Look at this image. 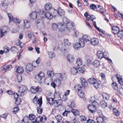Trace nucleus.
I'll list each match as a JSON object with an SVG mask.
<instances>
[{
    "label": "nucleus",
    "instance_id": "f257e3e1",
    "mask_svg": "<svg viewBox=\"0 0 123 123\" xmlns=\"http://www.w3.org/2000/svg\"><path fill=\"white\" fill-rule=\"evenodd\" d=\"M28 91L27 87L24 85L21 86L18 88V92L20 93V95L21 97L23 96Z\"/></svg>",
    "mask_w": 123,
    "mask_h": 123
},
{
    "label": "nucleus",
    "instance_id": "f03ea898",
    "mask_svg": "<svg viewBox=\"0 0 123 123\" xmlns=\"http://www.w3.org/2000/svg\"><path fill=\"white\" fill-rule=\"evenodd\" d=\"M92 103L91 105H89L88 108L89 111L92 113H94L96 110L95 105L97 104V102L95 100L93 102H91Z\"/></svg>",
    "mask_w": 123,
    "mask_h": 123
},
{
    "label": "nucleus",
    "instance_id": "7ed1b4c3",
    "mask_svg": "<svg viewBox=\"0 0 123 123\" xmlns=\"http://www.w3.org/2000/svg\"><path fill=\"white\" fill-rule=\"evenodd\" d=\"M30 90L31 92L33 93H36L37 92H41L42 89L41 87L39 86H32L31 87Z\"/></svg>",
    "mask_w": 123,
    "mask_h": 123
},
{
    "label": "nucleus",
    "instance_id": "20e7f679",
    "mask_svg": "<svg viewBox=\"0 0 123 123\" xmlns=\"http://www.w3.org/2000/svg\"><path fill=\"white\" fill-rule=\"evenodd\" d=\"M9 30L8 27L6 26L2 27L0 29V37H2Z\"/></svg>",
    "mask_w": 123,
    "mask_h": 123
},
{
    "label": "nucleus",
    "instance_id": "39448f33",
    "mask_svg": "<svg viewBox=\"0 0 123 123\" xmlns=\"http://www.w3.org/2000/svg\"><path fill=\"white\" fill-rule=\"evenodd\" d=\"M106 117L104 116L98 117L96 118L97 122L98 123H106Z\"/></svg>",
    "mask_w": 123,
    "mask_h": 123
},
{
    "label": "nucleus",
    "instance_id": "423d86ee",
    "mask_svg": "<svg viewBox=\"0 0 123 123\" xmlns=\"http://www.w3.org/2000/svg\"><path fill=\"white\" fill-rule=\"evenodd\" d=\"M37 27L40 29L43 28L44 26L43 21L41 19L37 20Z\"/></svg>",
    "mask_w": 123,
    "mask_h": 123
},
{
    "label": "nucleus",
    "instance_id": "0eeeda50",
    "mask_svg": "<svg viewBox=\"0 0 123 123\" xmlns=\"http://www.w3.org/2000/svg\"><path fill=\"white\" fill-rule=\"evenodd\" d=\"M45 76L44 73L42 72H40L36 76L35 78L38 81L42 80V78Z\"/></svg>",
    "mask_w": 123,
    "mask_h": 123
},
{
    "label": "nucleus",
    "instance_id": "6e6552de",
    "mask_svg": "<svg viewBox=\"0 0 123 123\" xmlns=\"http://www.w3.org/2000/svg\"><path fill=\"white\" fill-rule=\"evenodd\" d=\"M74 24L72 22H69L66 25V28L69 31H70L74 29Z\"/></svg>",
    "mask_w": 123,
    "mask_h": 123
},
{
    "label": "nucleus",
    "instance_id": "1a4fd4ad",
    "mask_svg": "<svg viewBox=\"0 0 123 123\" xmlns=\"http://www.w3.org/2000/svg\"><path fill=\"white\" fill-rule=\"evenodd\" d=\"M19 96V94L17 93H14L13 94L14 97L15 99V104L18 105L20 104L21 102L20 99L18 98Z\"/></svg>",
    "mask_w": 123,
    "mask_h": 123
},
{
    "label": "nucleus",
    "instance_id": "9d476101",
    "mask_svg": "<svg viewBox=\"0 0 123 123\" xmlns=\"http://www.w3.org/2000/svg\"><path fill=\"white\" fill-rule=\"evenodd\" d=\"M8 17L9 18V22L12 20L15 23H19L18 20L17 18H13V16L11 14L9 13L8 14Z\"/></svg>",
    "mask_w": 123,
    "mask_h": 123
},
{
    "label": "nucleus",
    "instance_id": "9b49d317",
    "mask_svg": "<svg viewBox=\"0 0 123 123\" xmlns=\"http://www.w3.org/2000/svg\"><path fill=\"white\" fill-rule=\"evenodd\" d=\"M26 72L28 74L32 71L33 69V67L32 64L28 63L27 64L26 66Z\"/></svg>",
    "mask_w": 123,
    "mask_h": 123
},
{
    "label": "nucleus",
    "instance_id": "f8f14e48",
    "mask_svg": "<svg viewBox=\"0 0 123 123\" xmlns=\"http://www.w3.org/2000/svg\"><path fill=\"white\" fill-rule=\"evenodd\" d=\"M30 22L29 20L25 19L24 20L23 26L24 28L27 29L30 26Z\"/></svg>",
    "mask_w": 123,
    "mask_h": 123
},
{
    "label": "nucleus",
    "instance_id": "ddd939ff",
    "mask_svg": "<svg viewBox=\"0 0 123 123\" xmlns=\"http://www.w3.org/2000/svg\"><path fill=\"white\" fill-rule=\"evenodd\" d=\"M99 43V40L97 38H93L90 40V43L93 45H97Z\"/></svg>",
    "mask_w": 123,
    "mask_h": 123
},
{
    "label": "nucleus",
    "instance_id": "4468645a",
    "mask_svg": "<svg viewBox=\"0 0 123 123\" xmlns=\"http://www.w3.org/2000/svg\"><path fill=\"white\" fill-rule=\"evenodd\" d=\"M97 11L99 12L100 13L104 15V14L106 12L105 10L103 7H101L100 5H99L97 8Z\"/></svg>",
    "mask_w": 123,
    "mask_h": 123
},
{
    "label": "nucleus",
    "instance_id": "2eb2a0df",
    "mask_svg": "<svg viewBox=\"0 0 123 123\" xmlns=\"http://www.w3.org/2000/svg\"><path fill=\"white\" fill-rule=\"evenodd\" d=\"M12 68V66L8 65L7 66H3L1 68V70L4 72H6L9 70L10 69Z\"/></svg>",
    "mask_w": 123,
    "mask_h": 123
},
{
    "label": "nucleus",
    "instance_id": "dca6fc26",
    "mask_svg": "<svg viewBox=\"0 0 123 123\" xmlns=\"http://www.w3.org/2000/svg\"><path fill=\"white\" fill-rule=\"evenodd\" d=\"M120 31L119 28L117 26H114L112 27V32L115 35H117Z\"/></svg>",
    "mask_w": 123,
    "mask_h": 123
},
{
    "label": "nucleus",
    "instance_id": "f3484780",
    "mask_svg": "<svg viewBox=\"0 0 123 123\" xmlns=\"http://www.w3.org/2000/svg\"><path fill=\"white\" fill-rule=\"evenodd\" d=\"M65 25L64 24L61 23H60L58 25V28L59 30L61 32L64 31L65 29Z\"/></svg>",
    "mask_w": 123,
    "mask_h": 123
},
{
    "label": "nucleus",
    "instance_id": "a211bd4d",
    "mask_svg": "<svg viewBox=\"0 0 123 123\" xmlns=\"http://www.w3.org/2000/svg\"><path fill=\"white\" fill-rule=\"evenodd\" d=\"M30 17L32 19H35L37 17V15L36 12H31L29 15Z\"/></svg>",
    "mask_w": 123,
    "mask_h": 123
},
{
    "label": "nucleus",
    "instance_id": "6ab92c4d",
    "mask_svg": "<svg viewBox=\"0 0 123 123\" xmlns=\"http://www.w3.org/2000/svg\"><path fill=\"white\" fill-rule=\"evenodd\" d=\"M56 79L59 80H62L63 79V75L61 73H56L55 74Z\"/></svg>",
    "mask_w": 123,
    "mask_h": 123
},
{
    "label": "nucleus",
    "instance_id": "aec40b11",
    "mask_svg": "<svg viewBox=\"0 0 123 123\" xmlns=\"http://www.w3.org/2000/svg\"><path fill=\"white\" fill-rule=\"evenodd\" d=\"M80 81L82 86L84 87H86L87 85V83L86 80L83 78H80Z\"/></svg>",
    "mask_w": 123,
    "mask_h": 123
},
{
    "label": "nucleus",
    "instance_id": "412c9836",
    "mask_svg": "<svg viewBox=\"0 0 123 123\" xmlns=\"http://www.w3.org/2000/svg\"><path fill=\"white\" fill-rule=\"evenodd\" d=\"M45 16L46 18L48 19H51L53 17V15L50 12H47L45 14Z\"/></svg>",
    "mask_w": 123,
    "mask_h": 123
},
{
    "label": "nucleus",
    "instance_id": "4be33fe9",
    "mask_svg": "<svg viewBox=\"0 0 123 123\" xmlns=\"http://www.w3.org/2000/svg\"><path fill=\"white\" fill-rule=\"evenodd\" d=\"M104 52L101 51H99L97 53V56L98 58L101 59L104 57Z\"/></svg>",
    "mask_w": 123,
    "mask_h": 123
},
{
    "label": "nucleus",
    "instance_id": "5701e85b",
    "mask_svg": "<svg viewBox=\"0 0 123 123\" xmlns=\"http://www.w3.org/2000/svg\"><path fill=\"white\" fill-rule=\"evenodd\" d=\"M58 15L60 16H63L65 15V12L63 9L59 8L58 10L57 11Z\"/></svg>",
    "mask_w": 123,
    "mask_h": 123
},
{
    "label": "nucleus",
    "instance_id": "b1692460",
    "mask_svg": "<svg viewBox=\"0 0 123 123\" xmlns=\"http://www.w3.org/2000/svg\"><path fill=\"white\" fill-rule=\"evenodd\" d=\"M46 118L44 117H39L36 118V121H40L41 122L44 123L45 122L46 120Z\"/></svg>",
    "mask_w": 123,
    "mask_h": 123
},
{
    "label": "nucleus",
    "instance_id": "393cba45",
    "mask_svg": "<svg viewBox=\"0 0 123 123\" xmlns=\"http://www.w3.org/2000/svg\"><path fill=\"white\" fill-rule=\"evenodd\" d=\"M44 7L45 9L49 11L52 8L51 5L49 3H47L44 5Z\"/></svg>",
    "mask_w": 123,
    "mask_h": 123
},
{
    "label": "nucleus",
    "instance_id": "a878e982",
    "mask_svg": "<svg viewBox=\"0 0 123 123\" xmlns=\"http://www.w3.org/2000/svg\"><path fill=\"white\" fill-rule=\"evenodd\" d=\"M70 72L72 74L75 75L77 73V68L72 67L71 68Z\"/></svg>",
    "mask_w": 123,
    "mask_h": 123
},
{
    "label": "nucleus",
    "instance_id": "bb28decb",
    "mask_svg": "<svg viewBox=\"0 0 123 123\" xmlns=\"http://www.w3.org/2000/svg\"><path fill=\"white\" fill-rule=\"evenodd\" d=\"M8 5V1L6 0L2 1L0 4L1 6L4 7H6Z\"/></svg>",
    "mask_w": 123,
    "mask_h": 123
},
{
    "label": "nucleus",
    "instance_id": "cd10ccee",
    "mask_svg": "<svg viewBox=\"0 0 123 123\" xmlns=\"http://www.w3.org/2000/svg\"><path fill=\"white\" fill-rule=\"evenodd\" d=\"M82 39L86 42H89L91 40L90 37L86 35H83V36Z\"/></svg>",
    "mask_w": 123,
    "mask_h": 123
},
{
    "label": "nucleus",
    "instance_id": "c85d7f7f",
    "mask_svg": "<svg viewBox=\"0 0 123 123\" xmlns=\"http://www.w3.org/2000/svg\"><path fill=\"white\" fill-rule=\"evenodd\" d=\"M78 43L81 46L82 48H83L84 47L85 45L84 41L82 38H80L79 39Z\"/></svg>",
    "mask_w": 123,
    "mask_h": 123
},
{
    "label": "nucleus",
    "instance_id": "c756f323",
    "mask_svg": "<svg viewBox=\"0 0 123 123\" xmlns=\"http://www.w3.org/2000/svg\"><path fill=\"white\" fill-rule=\"evenodd\" d=\"M67 58L68 61L70 62H72L74 60V58L73 56L71 55H68L67 57Z\"/></svg>",
    "mask_w": 123,
    "mask_h": 123
},
{
    "label": "nucleus",
    "instance_id": "7c9ffc66",
    "mask_svg": "<svg viewBox=\"0 0 123 123\" xmlns=\"http://www.w3.org/2000/svg\"><path fill=\"white\" fill-rule=\"evenodd\" d=\"M34 99H35L36 101L37 102V103L39 104V106H40L42 105V98H40L39 99H38L37 98H36V97H35L34 98Z\"/></svg>",
    "mask_w": 123,
    "mask_h": 123
},
{
    "label": "nucleus",
    "instance_id": "2f4dec72",
    "mask_svg": "<svg viewBox=\"0 0 123 123\" xmlns=\"http://www.w3.org/2000/svg\"><path fill=\"white\" fill-rule=\"evenodd\" d=\"M97 80L94 78H91L88 80V81L90 83L93 84L97 81Z\"/></svg>",
    "mask_w": 123,
    "mask_h": 123
},
{
    "label": "nucleus",
    "instance_id": "473e14b6",
    "mask_svg": "<svg viewBox=\"0 0 123 123\" xmlns=\"http://www.w3.org/2000/svg\"><path fill=\"white\" fill-rule=\"evenodd\" d=\"M73 114L76 116H77L79 115V112L76 109H73L71 110Z\"/></svg>",
    "mask_w": 123,
    "mask_h": 123
},
{
    "label": "nucleus",
    "instance_id": "72a5a7b5",
    "mask_svg": "<svg viewBox=\"0 0 123 123\" xmlns=\"http://www.w3.org/2000/svg\"><path fill=\"white\" fill-rule=\"evenodd\" d=\"M102 96L103 98L105 100H108L109 99V95L105 93H102Z\"/></svg>",
    "mask_w": 123,
    "mask_h": 123
},
{
    "label": "nucleus",
    "instance_id": "f704fd0d",
    "mask_svg": "<svg viewBox=\"0 0 123 123\" xmlns=\"http://www.w3.org/2000/svg\"><path fill=\"white\" fill-rule=\"evenodd\" d=\"M62 21L64 23L63 24L66 25L70 22L69 20L65 17H64L63 18Z\"/></svg>",
    "mask_w": 123,
    "mask_h": 123
},
{
    "label": "nucleus",
    "instance_id": "c9c22d12",
    "mask_svg": "<svg viewBox=\"0 0 123 123\" xmlns=\"http://www.w3.org/2000/svg\"><path fill=\"white\" fill-rule=\"evenodd\" d=\"M58 25L57 24L54 23H53L51 25V29L53 30H55L58 28Z\"/></svg>",
    "mask_w": 123,
    "mask_h": 123
},
{
    "label": "nucleus",
    "instance_id": "e433bc0d",
    "mask_svg": "<svg viewBox=\"0 0 123 123\" xmlns=\"http://www.w3.org/2000/svg\"><path fill=\"white\" fill-rule=\"evenodd\" d=\"M82 61L81 59L78 58L76 61V64L78 66H80L82 65Z\"/></svg>",
    "mask_w": 123,
    "mask_h": 123
},
{
    "label": "nucleus",
    "instance_id": "4c0bfd02",
    "mask_svg": "<svg viewBox=\"0 0 123 123\" xmlns=\"http://www.w3.org/2000/svg\"><path fill=\"white\" fill-rule=\"evenodd\" d=\"M73 47L75 49L78 50L82 47L80 45L79 43H76L74 44L73 45Z\"/></svg>",
    "mask_w": 123,
    "mask_h": 123
},
{
    "label": "nucleus",
    "instance_id": "58836bf2",
    "mask_svg": "<svg viewBox=\"0 0 123 123\" xmlns=\"http://www.w3.org/2000/svg\"><path fill=\"white\" fill-rule=\"evenodd\" d=\"M46 99L48 102H49L50 105H53V102L54 100L53 98L47 97Z\"/></svg>",
    "mask_w": 123,
    "mask_h": 123
},
{
    "label": "nucleus",
    "instance_id": "ea45409f",
    "mask_svg": "<svg viewBox=\"0 0 123 123\" xmlns=\"http://www.w3.org/2000/svg\"><path fill=\"white\" fill-rule=\"evenodd\" d=\"M117 35L118 38L120 39L123 38V30L120 31Z\"/></svg>",
    "mask_w": 123,
    "mask_h": 123
},
{
    "label": "nucleus",
    "instance_id": "a19ab883",
    "mask_svg": "<svg viewBox=\"0 0 123 123\" xmlns=\"http://www.w3.org/2000/svg\"><path fill=\"white\" fill-rule=\"evenodd\" d=\"M100 104L101 106L104 108H105L107 106V103L104 100L101 101L100 102Z\"/></svg>",
    "mask_w": 123,
    "mask_h": 123
},
{
    "label": "nucleus",
    "instance_id": "79ce46f5",
    "mask_svg": "<svg viewBox=\"0 0 123 123\" xmlns=\"http://www.w3.org/2000/svg\"><path fill=\"white\" fill-rule=\"evenodd\" d=\"M100 83V81L97 80V81L93 84L95 88H99Z\"/></svg>",
    "mask_w": 123,
    "mask_h": 123
},
{
    "label": "nucleus",
    "instance_id": "37998d69",
    "mask_svg": "<svg viewBox=\"0 0 123 123\" xmlns=\"http://www.w3.org/2000/svg\"><path fill=\"white\" fill-rule=\"evenodd\" d=\"M113 112L114 114L117 116H119L120 113L119 111L116 109L114 108L113 109Z\"/></svg>",
    "mask_w": 123,
    "mask_h": 123
},
{
    "label": "nucleus",
    "instance_id": "c03bdc74",
    "mask_svg": "<svg viewBox=\"0 0 123 123\" xmlns=\"http://www.w3.org/2000/svg\"><path fill=\"white\" fill-rule=\"evenodd\" d=\"M100 65V62L99 61L95 60L94 62V66L96 68H97Z\"/></svg>",
    "mask_w": 123,
    "mask_h": 123
},
{
    "label": "nucleus",
    "instance_id": "a18cd8bd",
    "mask_svg": "<svg viewBox=\"0 0 123 123\" xmlns=\"http://www.w3.org/2000/svg\"><path fill=\"white\" fill-rule=\"evenodd\" d=\"M62 80H59L55 79L54 80V82L57 85V86H59L61 85V81Z\"/></svg>",
    "mask_w": 123,
    "mask_h": 123
},
{
    "label": "nucleus",
    "instance_id": "49530a36",
    "mask_svg": "<svg viewBox=\"0 0 123 123\" xmlns=\"http://www.w3.org/2000/svg\"><path fill=\"white\" fill-rule=\"evenodd\" d=\"M78 94L80 98H83L84 97V93L81 90H80L78 91Z\"/></svg>",
    "mask_w": 123,
    "mask_h": 123
},
{
    "label": "nucleus",
    "instance_id": "de8ad7c7",
    "mask_svg": "<svg viewBox=\"0 0 123 123\" xmlns=\"http://www.w3.org/2000/svg\"><path fill=\"white\" fill-rule=\"evenodd\" d=\"M23 69L21 67H18L16 69V72L18 73L23 72Z\"/></svg>",
    "mask_w": 123,
    "mask_h": 123
},
{
    "label": "nucleus",
    "instance_id": "09e8293b",
    "mask_svg": "<svg viewBox=\"0 0 123 123\" xmlns=\"http://www.w3.org/2000/svg\"><path fill=\"white\" fill-rule=\"evenodd\" d=\"M22 121L25 123H29V122L30 120L28 117H25L23 119Z\"/></svg>",
    "mask_w": 123,
    "mask_h": 123
},
{
    "label": "nucleus",
    "instance_id": "8fccbe9b",
    "mask_svg": "<svg viewBox=\"0 0 123 123\" xmlns=\"http://www.w3.org/2000/svg\"><path fill=\"white\" fill-rule=\"evenodd\" d=\"M48 53L49 58H52L55 57V55L54 53V52L49 51L48 52Z\"/></svg>",
    "mask_w": 123,
    "mask_h": 123
},
{
    "label": "nucleus",
    "instance_id": "3c124183",
    "mask_svg": "<svg viewBox=\"0 0 123 123\" xmlns=\"http://www.w3.org/2000/svg\"><path fill=\"white\" fill-rule=\"evenodd\" d=\"M112 88L115 90H117L118 89V86L117 84L115 83H112Z\"/></svg>",
    "mask_w": 123,
    "mask_h": 123
},
{
    "label": "nucleus",
    "instance_id": "603ef678",
    "mask_svg": "<svg viewBox=\"0 0 123 123\" xmlns=\"http://www.w3.org/2000/svg\"><path fill=\"white\" fill-rule=\"evenodd\" d=\"M55 118L58 122H60L62 119V117L61 115H59L55 117Z\"/></svg>",
    "mask_w": 123,
    "mask_h": 123
},
{
    "label": "nucleus",
    "instance_id": "864d4df0",
    "mask_svg": "<svg viewBox=\"0 0 123 123\" xmlns=\"http://www.w3.org/2000/svg\"><path fill=\"white\" fill-rule=\"evenodd\" d=\"M26 34L27 35L28 37L30 38L34 35L32 33L29 31H28L26 32Z\"/></svg>",
    "mask_w": 123,
    "mask_h": 123
},
{
    "label": "nucleus",
    "instance_id": "5fc2aeb1",
    "mask_svg": "<svg viewBox=\"0 0 123 123\" xmlns=\"http://www.w3.org/2000/svg\"><path fill=\"white\" fill-rule=\"evenodd\" d=\"M29 117L28 118L30 121V120H33L36 117L35 115L33 114H30L29 115Z\"/></svg>",
    "mask_w": 123,
    "mask_h": 123
},
{
    "label": "nucleus",
    "instance_id": "6e6d98bb",
    "mask_svg": "<svg viewBox=\"0 0 123 123\" xmlns=\"http://www.w3.org/2000/svg\"><path fill=\"white\" fill-rule=\"evenodd\" d=\"M54 73L53 71L52 70H49L47 72V74L49 76L51 77L53 76Z\"/></svg>",
    "mask_w": 123,
    "mask_h": 123
},
{
    "label": "nucleus",
    "instance_id": "4d7b16f0",
    "mask_svg": "<svg viewBox=\"0 0 123 123\" xmlns=\"http://www.w3.org/2000/svg\"><path fill=\"white\" fill-rule=\"evenodd\" d=\"M60 49L62 51H65L66 49H65V46L63 44H62L60 47Z\"/></svg>",
    "mask_w": 123,
    "mask_h": 123
},
{
    "label": "nucleus",
    "instance_id": "13d9d810",
    "mask_svg": "<svg viewBox=\"0 0 123 123\" xmlns=\"http://www.w3.org/2000/svg\"><path fill=\"white\" fill-rule=\"evenodd\" d=\"M75 105L74 103L73 102H71L70 106H69V110L71 111L73 109V108H74L75 107Z\"/></svg>",
    "mask_w": 123,
    "mask_h": 123
},
{
    "label": "nucleus",
    "instance_id": "bf43d9fd",
    "mask_svg": "<svg viewBox=\"0 0 123 123\" xmlns=\"http://www.w3.org/2000/svg\"><path fill=\"white\" fill-rule=\"evenodd\" d=\"M17 81L18 82H21L22 80V76L19 74H18L17 75Z\"/></svg>",
    "mask_w": 123,
    "mask_h": 123
},
{
    "label": "nucleus",
    "instance_id": "052dcab7",
    "mask_svg": "<svg viewBox=\"0 0 123 123\" xmlns=\"http://www.w3.org/2000/svg\"><path fill=\"white\" fill-rule=\"evenodd\" d=\"M4 51L6 53H8L9 51V48L6 46H5L3 48Z\"/></svg>",
    "mask_w": 123,
    "mask_h": 123
},
{
    "label": "nucleus",
    "instance_id": "680f3d73",
    "mask_svg": "<svg viewBox=\"0 0 123 123\" xmlns=\"http://www.w3.org/2000/svg\"><path fill=\"white\" fill-rule=\"evenodd\" d=\"M30 39L33 40L32 42L33 43H36V38L34 35Z\"/></svg>",
    "mask_w": 123,
    "mask_h": 123
},
{
    "label": "nucleus",
    "instance_id": "e2e57ef3",
    "mask_svg": "<svg viewBox=\"0 0 123 123\" xmlns=\"http://www.w3.org/2000/svg\"><path fill=\"white\" fill-rule=\"evenodd\" d=\"M19 110V109L18 107L17 106L14 107L13 109V111L14 113H16V112H18Z\"/></svg>",
    "mask_w": 123,
    "mask_h": 123
},
{
    "label": "nucleus",
    "instance_id": "0e129e2a",
    "mask_svg": "<svg viewBox=\"0 0 123 123\" xmlns=\"http://www.w3.org/2000/svg\"><path fill=\"white\" fill-rule=\"evenodd\" d=\"M64 43L68 45H69L71 44L70 43L68 39H65L64 40Z\"/></svg>",
    "mask_w": 123,
    "mask_h": 123
},
{
    "label": "nucleus",
    "instance_id": "69168bd1",
    "mask_svg": "<svg viewBox=\"0 0 123 123\" xmlns=\"http://www.w3.org/2000/svg\"><path fill=\"white\" fill-rule=\"evenodd\" d=\"M78 69L79 72L81 73H83L85 70V69L84 67H79L78 68Z\"/></svg>",
    "mask_w": 123,
    "mask_h": 123
},
{
    "label": "nucleus",
    "instance_id": "338daca9",
    "mask_svg": "<svg viewBox=\"0 0 123 123\" xmlns=\"http://www.w3.org/2000/svg\"><path fill=\"white\" fill-rule=\"evenodd\" d=\"M82 88L81 85H80L78 84L76 86L74 87V88L75 89L79 90L80 89Z\"/></svg>",
    "mask_w": 123,
    "mask_h": 123
},
{
    "label": "nucleus",
    "instance_id": "774afa93",
    "mask_svg": "<svg viewBox=\"0 0 123 123\" xmlns=\"http://www.w3.org/2000/svg\"><path fill=\"white\" fill-rule=\"evenodd\" d=\"M90 9L92 10H94L95 8L97 9V8L96 7V6L93 4H91L90 6Z\"/></svg>",
    "mask_w": 123,
    "mask_h": 123
}]
</instances>
